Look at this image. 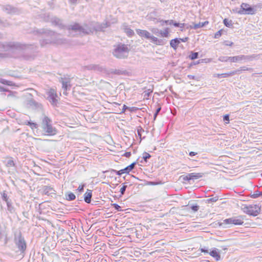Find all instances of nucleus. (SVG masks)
Wrapping results in <instances>:
<instances>
[{
    "instance_id": "1",
    "label": "nucleus",
    "mask_w": 262,
    "mask_h": 262,
    "mask_svg": "<svg viewBox=\"0 0 262 262\" xmlns=\"http://www.w3.org/2000/svg\"><path fill=\"white\" fill-rule=\"evenodd\" d=\"M129 51L128 45L119 43L114 46L113 54L117 58L124 59L128 57Z\"/></svg>"
},
{
    "instance_id": "2",
    "label": "nucleus",
    "mask_w": 262,
    "mask_h": 262,
    "mask_svg": "<svg viewBox=\"0 0 262 262\" xmlns=\"http://www.w3.org/2000/svg\"><path fill=\"white\" fill-rule=\"evenodd\" d=\"M42 134L43 136H54L57 133V129L52 124V120L48 117L43 118L41 125Z\"/></svg>"
},
{
    "instance_id": "3",
    "label": "nucleus",
    "mask_w": 262,
    "mask_h": 262,
    "mask_svg": "<svg viewBox=\"0 0 262 262\" xmlns=\"http://www.w3.org/2000/svg\"><path fill=\"white\" fill-rule=\"evenodd\" d=\"M242 210L245 213L252 216H257L260 211V207L257 205H249L244 206Z\"/></svg>"
},
{
    "instance_id": "4",
    "label": "nucleus",
    "mask_w": 262,
    "mask_h": 262,
    "mask_svg": "<svg viewBox=\"0 0 262 262\" xmlns=\"http://www.w3.org/2000/svg\"><path fill=\"white\" fill-rule=\"evenodd\" d=\"M245 217L244 216H234L225 219L224 223L229 225H241L244 223Z\"/></svg>"
},
{
    "instance_id": "5",
    "label": "nucleus",
    "mask_w": 262,
    "mask_h": 262,
    "mask_svg": "<svg viewBox=\"0 0 262 262\" xmlns=\"http://www.w3.org/2000/svg\"><path fill=\"white\" fill-rule=\"evenodd\" d=\"M48 99L53 105H57L58 100L56 91L54 89H50L47 92Z\"/></svg>"
},
{
    "instance_id": "6",
    "label": "nucleus",
    "mask_w": 262,
    "mask_h": 262,
    "mask_svg": "<svg viewBox=\"0 0 262 262\" xmlns=\"http://www.w3.org/2000/svg\"><path fill=\"white\" fill-rule=\"evenodd\" d=\"M241 12L245 14H254L255 10L252 8L249 4L246 3H242L241 5Z\"/></svg>"
},
{
    "instance_id": "7",
    "label": "nucleus",
    "mask_w": 262,
    "mask_h": 262,
    "mask_svg": "<svg viewBox=\"0 0 262 262\" xmlns=\"http://www.w3.org/2000/svg\"><path fill=\"white\" fill-rule=\"evenodd\" d=\"M136 163H133L124 169H121L118 171L113 170V171L116 172L117 175L121 176L123 173H129L134 168Z\"/></svg>"
},
{
    "instance_id": "8",
    "label": "nucleus",
    "mask_w": 262,
    "mask_h": 262,
    "mask_svg": "<svg viewBox=\"0 0 262 262\" xmlns=\"http://www.w3.org/2000/svg\"><path fill=\"white\" fill-rule=\"evenodd\" d=\"M203 175V173H190L185 176L184 180L186 181L197 180L202 178Z\"/></svg>"
},
{
    "instance_id": "9",
    "label": "nucleus",
    "mask_w": 262,
    "mask_h": 262,
    "mask_svg": "<svg viewBox=\"0 0 262 262\" xmlns=\"http://www.w3.org/2000/svg\"><path fill=\"white\" fill-rule=\"evenodd\" d=\"M137 34L142 38L149 39L151 34L145 30L137 29L136 30Z\"/></svg>"
},
{
    "instance_id": "10",
    "label": "nucleus",
    "mask_w": 262,
    "mask_h": 262,
    "mask_svg": "<svg viewBox=\"0 0 262 262\" xmlns=\"http://www.w3.org/2000/svg\"><path fill=\"white\" fill-rule=\"evenodd\" d=\"M209 253L216 261H219L221 259V255L218 249L214 248L211 250Z\"/></svg>"
},
{
    "instance_id": "11",
    "label": "nucleus",
    "mask_w": 262,
    "mask_h": 262,
    "mask_svg": "<svg viewBox=\"0 0 262 262\" xmlns=\"http://www.w3.org/2000/svg\"><path fill=\"white\" fill-rule=\"evenodd\" d=\"M18 249L21 251L24 252L26 249V244L24 240L19 241L18 244Z\"/></svg>"
},
{
    "instance_id": "12",
    "label": "nucleus",
    "mask_w": 262,
    "mask_h": 262,
    "mask_svg": "<svg viewBox=\"0 0 262 262\" xmlns=\"http://www.w3.org/2000/svg\"><path fill=\"white\" fill-rule=\"evenodd\" d=\"M180 39L178 38H175L171 40L170 42V46L174 49H177L178 47L179 44L180 43Z\"/></svg>"
},
{
    "instance_id": "13",
    "label": "nucleus",
    "mask_w": 262,
    "mask_h": 262,
    "mask_svg": "<svg viewBox=\"0 0 262 262\" xmlns=\"http://www.w3.org/2000/svg\"><path fill=\"white\" fill-rule=\"evenodd\" d=\"M5 165L8 167H14L15 164L11 157L7 158V160L5 162Z\"/></svg>"
},
{
    "instance_id": "14",
    "label": "nucleus",
    "mask_w": 262,
    "mask_h": 262,
    "mask_svg": "<svg viewBox=\"0 0 262 262\" xmlns=\"http://www.w3.org/2000/svg\"><path fill=\"white\" fill-rule=\"evenodd\" d=\"M92 192L91 191H87L84 194V201L88 203H90L91 201Z\"/></svg>"
},
{
    "instance_id": "15",
    "label": "nucleus",
    "mask_w": 262,
    "mask_h": 262,
    "mask_svg": "<svg viewBox=\"0 0 262 262\" xmlns=\"http://www.w3.org/2000/svg\"><path fill=\"white\" fill-rule=\"evenodd\" d=\"M160 34L162 37H168L169 36V28H166L163 31H161Z\"/></svg>"
},
{
    "instance_id": "16",
    "label": "nucleus",
    "mask_w": 262,
    "mask_h": 262,
    "mask_svg": "<svg viewBox=\"0 0 262 262\" xmlns=\"http://www.w3.org/2000/svg\"><path fill=\"white\" fill-rule=\"evenodd\" d=\"M24 124L29 125L32 129H34L37 128L38 125L36 123L32 122L31 121L25 122Z\"/></svg>"
},
{
    "instance_id": "17",
    "label": "nucleus",
    "mask_w": 262,
    "mask_h": 262,
    "mask_svg": "<svg viewBox=\"0 0 262 262\" xmlns=\"http://www.w3.org/2000/svg\"><path fill=\"white\" fill-rule=\"evenodd\" d=\"M236 71H233V72L228 73H223V74H217V77L219 78H220V77L226 78V77H228L231 75H234V74H236Z\"/></svg>"
},
{
    "instance_id": "18",
    "label": "nucleus",
    "mask_w": 262,
    "mask_h": 262,
    "mask_svg": "<svg viewBox=\"0 0 262 262\" xmlns=\"http://www.w3.org/2000/svg\"><path fill=\"white\" fill-rule=\"evenodd\" d=\"M243 58H244V56H237L230 57H229V59L230 61L235 62L239 60H242Z\"/></svg>"
},
{
    "instance_id": "19",
    "label": "nucleus",
    "mask_w": 262,
    "mask_h": 262,
    "mask_svg": "<svg viewBox=\"0 0 262 262\" xmlns=\"http://www.w3.org/2000/svg\"><path fill=\"white\" fill-rule=\"evenodd\" d=\"M149 39H150L151 41L153 42L154 43L159 45H160V40L156 37H155L154 36L150 35V37Z\"/></svg>"
},
{
    "instance_id": "20",
    "label": "nucleus",
    "mask_w": 262,
    "mask_h": 262,
    "mask_svg": "<svg viewBox=\"0 0 262 262\" xmlns=\"http://www.w3.org/2000/svg\"><path fill=\"white\" fill-rule=\"evenodd\" d=\"M223 23L227 27H231L232 26V22L231 20H228L227 18H225L223 20Z\"/></svg>"
},
{
    "instance_id": "21",
    "label": "nucleus",
    "mask_w": 262,
    "mask_h": 262,
    "mask_svg": "<svg viewBox=\"0 0 262 262\" xmlns=\"http://www.w3.org/2000/svg\"><path fill=\"white\" fill-rule=\"evenodd\" d=\"M70 81H62V88L64 90L67 91L68 87H70Z\"/></svg>"
},
{
    "instance_id": "22",
    "label": "nucleus",
    "mask_w": 262,
    "mask_h": 262,
    "mask_svg": "<svg viewBox=\"0 0 262 262\" xmlns=\"http://www.w3.org/2000/svg\"><path fill=\"white\" fill-rule=\"evenodd\" d=\"M125 32L127 34V36L131 37L134 35V31L130 28H126L125 30Z\"/></svg>"
},
{
    "instance_id": "23",
    "label": "nucleus",
    "mask_w": 262,
    "mask_h": 262,
    "mask_svg": "<svg viewBox=\"0 0 262 262\" xmlns=\"http://www.w3.org/2000/svg\"><path fill=\"white\" fill-rule=\"evenodd\" d=\"M0 82L2 84L8 85H12L13 82L11 81H8L5 79H1L0 80Z\"/></svg>"
},
{
    "instance_id": "24",
    "label": "nucleus",
    "mask_w": 262,
    "mask_h": 262,
    "mask_svg": "<svg viewBox=\"0 0 262 262\" xmlns=\"http://www.w3.org/2000/svg\"><path fill=\"white\" fill-rule=\"evenodd\" d=\"M219 200V197L217 196H213L207 200V202L208 203L215 202Z\"/></svg>"
},
{
    "instance_id": "25",
    "label": "nucleus",
    "mask_w": 262,
    "mask_h": 262,
    "mask_svg": "<svg viewBox=\"0 0 262 262\" xmlns=\"http://www.w3.org/2000/svg\"><path fill=\"white\" fill-rule=\"evenodd\" d=\"M171 25H173L174 27H180L181 28H183L185 26L184 23H179L173 22V21Z\"/></svg>"
},
{
    "instance_id": "26",
    "label": "nucleus",
    "mask_w": 262,
    "mask_h": 262,
    "mask_svg": "<svg viewBox=\"0 0 262 262\" xmlns=\"http://www.w3.org/2000/svg\"><path fill=\"white\" fill-rule=\"evenodd\" d=\"M223 31V29H221L219 31H218L217 32H216L214 34V38H220L221 36V35H222Z\"/></svg>"
},
{
    "instance_id": "27",
    "label": "nucleus",
    "mask_w": 262,
    "mask_h": 262,
    "mask_svg": "<svg viewBox=\"0 0 262 262\" xmlns=\"http://www.w3.org/2000/svg\"><path fill=\"white\" fill-rule=\"evenodd\" d=\"M75 195L73 193H70L68 194V196H67V199L68 200H74L75 199Z\"/></svg>"
},
{
    "instance_id": "28",
    "label": "nucleus",
    "mask_w": 262,
    "mask_h": 262,
    "mask_svg": "<svg viewBox=\"0 0 262 262\" xmlns=\"http://www.w3.org/2000/svg\"><path fill=\"white\" fill-rule=\"evenodd\" d=\"M198 57V53L197 52L192 53L190 56V58L191 60H194L196 59Z\"/></svg>"
},
{
    "instance_id": "29",
    "label": "nucleus",
    "mask_w": 262,
    "mask_h": 262,
    "mask_svg": "<svg viewBox=\"0 0 262 262\" xmlns=\"http://www.w3.org/2000/svg\"><path fill=\"white\" fill-rule=\"evenodd\" d=\"M150 157L151 156L149 154L145 152L143 154V158L144 159V161L146 162L147 159H149Z\"/></svg>"
},
{
    "instance_id": "30",
    "label": "nucleus",
    "mask_w": 262,
    "mask_h": 262,
    "mask_svg": "<svg viewBox=\"0 0 262 262\" xmlns=\"http://www.w3.org/2000/svg\"><path fill=\"white\" fill-rule=\"evenodd\" d=\"M191 209L193 212H196L199 209V206L197 205H193L191 207Z\"/></svg>"
},
{
    "instance_id": "31",
    "label": "nucleus",
    "mask_w": 262,
    "mask_h": 262,
    "mask_svg": "<svg viewBox=\"0 0 262 262\" xmlns=\"http://www.w3.org/2000/svg\"><path fill=\"white\" fill-rule=\"evenodd\" d=\"M204 26V24H202V23H200L199 24H195L193 25V28L195 29L203 27Z\"/></svg>"
},
{
    "instance_id": "32",
    "label": "nucleus",
    "mask_w": 262,
    "mask_h": 262,
    "mask_svg": "<svg viewBox=\"0 0 262 262\" xmlns=\"http://www.w3.org/2000/svg\"><path fill=\"white\" fill-rule=\"evenodd\" d=\"M126 188V185H125L124 184L123 185V186L121 187V188L120 189V192H121V194H123Z\"/></svg>"
},
{
    "instance_id": "33",
    "label": "nucleus",
    "mask_w": 262,
    "mask_h": 262,
    "mask_svg": "<svg viewBox=\"0 0 262 262\" xmlns=\"http://www.w3.org/2000/svg\"><path fill=\"white\" fill-rule=\"evenodd\" d=\"M160 21L162 22L163 23L165 24H168L169 25H171L172 23H173L172 20H160Z\"/></svg>"
},
{
    "instance_id": "34",
    "label": "nucleus",
    "mask_w": 262,
    "mask_h": 262,
    "mask_svg": "<svg viewBox=\"0 0 262 262\" xmlns=\"http://www.w3.org/2000/svg\"><path fill=\"white\" fill-rule=\"evenodd\" d=\"M224 44L227 46H232L233 43L231 41L225 40L224 41Z\"/></svg>"
},
{
    "instance_id": "35",
    "label": "nucleus",
    "mask_w": 262,
    "mask_h": 262,
    "mask_svg": "<svg viewBox=\"0 0 262 262\" xmlns=\"http://www.w3.org/2000/svg\"><path fill=\"white\" fill-rule=\"evenodd\" d=\"M112 206H113L114 207L119 211H121L122 210L121 209V207L117 204H112Z\"/></svg>"
},
{
    "instance_id": "36",
    "label": "nucleus",
    "mask_w": 262,
    "mask_h": 262,
    "mask_svg": "<svg viewBox=\"0 0 262 262\" xmlns=\"http://www.w3.org/2000/svg\"><path fill=\"white\" fill-rule=\"evenodd\" d=\"M224 120L227 121L226 122V124L229 123V117L228 115H225L224 116Z\"/></svg>"
},
{
    "instance_id": "37",
    "label": "nucleus",
    "mask_w": 262,
    "mask_h": 262,
    "mask_svg": "<svg viewBox=\"0 0 262 262\" xmlns=\"http://www.w3.org/2000/svg\"><path fill=\"white\" fill-rule=\"evenodd\" d=\"M138 110L137 107H129L128 111L130 112H135Z\"/></svg>"
},
{
    "instance_id": "38",
    "label": "nucleus",
    "mask_w": 262,
    "mask_h": 262,
    "mask_svg": "<svg viewBox=\"0 0 262 262\" xmlns=\"http://www.w3.org/2000/svg\"><path fill=\"white\" fill-rule=\"evenodd\" d=\"M261 194V193L259 192L258 191L255 192L253 195L252 197L254 198H257Z\"/></svg>"
},
{
    "instance_id": "39",
    "label": "nucleus",
    "mask_w": 262,
    "mask_h": 262,
    "mask_svg": "<svg viewBox=\"0 0 262 262\" xmlns=\"http://www.w3.org/2000/svg\"><path fill=\"white\" fill-rule=\"evenodd\" d=\"M178 39H180V42H186L188 40V37H186L183 38H178Z\"/></svg>"
},
{
    "instance_id": "40",
    "label": "nucleus",
    "mask_w": 262,
    "mask_h": 262,
    "mask_svg": "<svg viewBox=\"0 0 262 262\" xmlns=\"http://www.w3.org/2000/svg\"><path fill=\"white\" fill-rule=\"evenodd\" d=\"M131 156V152L128 151V152H125L124 154H123V156L126 157V158H129Z\"/></svg>"
},
{
    "instance_id": "41",
    "label": "nucleus",
    "mask_w": 262,
    "mask_h": 262,
    "mask_svg": "<svg viewBox=\"0 0 262 262\" xmlns=\"http://www.w3.org/2000/svg\"><path fill=\"white\" fill-rule=\"evenodd\" d=\"M128 108L129 107H127L126 105H125V104L123 105V108H122V113H124L125 111L126 110H128Z\"/></svg>"
},
{
    "instance_id": "42",
    "label": "nucleus",
    "mask_w": 262,
    "mask_h": 262,
    "mask_svg": "<svg viewBox=\"0 0 262 262\" xmlns=\"http://www.w3.org/2000/svg\"><path fill=\"white\" fill-rule=\"evenodd\" d=\"M200 251L202 252H203V253H208V251L207 250H205L203 248H201L200 249Z\"/></svg>"
},
{
    "instance_id": "43",
    "label": "nucleus",
    "mask_w": 262,
    "mask_h": 262,
    "mask_svg": "<svg viewBox=\"0 0 262 262\" xmlns=\"http://www.w3.org/2000/svg\"><path fill=\"white\" fill-rule=\"evenodd\" d=\"M190 156H194L196 155V152H193V151H190L189 154Z\"/></svg>"
},
{
    "instance_id": "44",
    "label": "nucleus",
    "mask_w": 262,
    "mask_h": 262,
    "mask_svg": "<svg viewBox=\"0 0 262 262\" xmlns=\"http://www.w3.org/2000/svg\"><path fill=\"white\" fill-rule=\"evenodd\" d=\"M161 110V108L159 107L158 108L157 110V111L156 112V113L155 114V117H156L157 114H158V113L159 112V111H160Z\"/></svg>"
},
{
    "instance_id": "45",
    "label": "nucleus",
    "mask_w": 262,
    "mask_h": 262,
    "mask_svg": "<svg viewBox=\"0 0 262 262\" xmlns=\"http://www.w3.org/2000/svg\"><path fill=\"white\" fill-rule=\"evenodd\" d=\"M78 189L79 191H82V190H83V185H80V186L78 187Z\"/></svg>"
},
{
    "instance_id": "46",
    "label": "nucleus",
    "mask_w": 262,
    "mask_h": 262,
    "mask_svg": "<svg viewBox=\"0 0 262 262\" xmlns=\"http://www.w3.org/2000/svg\"><path fill=\"white\" fill-rule=\"evenodd\" d=\"M188 77L190 78V79H194V76H192V75H188Z\"/></svg>"
},
{
    "instance_id": "47",
    "label": "nucleus",
    "mask_w": 262,
    "mask_h": 262,
    "mask_svg": "<svg viewBox=\"0 0 262 262\" xmlns=\"http://www.w3.org/2000/svg\"><path fill=\"white\" fill-rule=\"evenodd\" d=\"M208 24V21H206L204 23H202V24H204V26L206 25H207Z\"/></svg>"
},
{
    "instance_id": "48",
    "label": "nucleus",
    "mask_w": 262,
    "mask_h": 262,
    "mask_svg": "<svg viewBox=\"0 0 262 262\" xmlns=\"http://www.w3.org/2000/svg\"><path fill=\"white\" fill-rule=\"evenodd\" d=\"M243 70H247V69H244Z\"/></svg>"
}]
</instances>
